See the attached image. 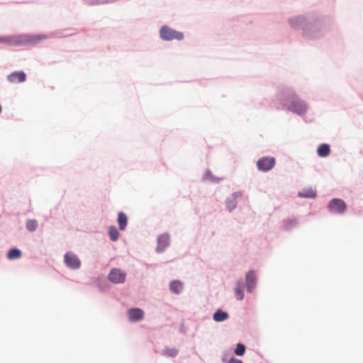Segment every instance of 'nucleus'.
Listing matches in <instances>:
<instances>
[{
    "label": "nucleus",
    "mask_w": 363,
    "mask_h": 363,
    "mask_svg": "<svg viewBox=\"0 0 363 363\" xmlns=\"http://www.w3.org/2000/svg\"><path fill=\"white\" fill-rule=\"evenodd\" d=\"M48 37L45 35H8L0 37V43L10 46L35 45Z\"/></svg>",
    "instance_id": "1"
},
{
    "label": "nucleus",
    "mask_w": 363,
    "mask_h": 363,
    "mask_svg": "<svg viewBox=\"0 0 363 363\" xmlns=\"http://www.w3.org/2000/svg\"><path fill=\"white\" fill-rule=\"evenodd\" d=\"M160 35L162 40L166 41L182 40L184 38V34L182 32L174 30L167 26H163L161 28Z\"/></svg>",
    "instance_id": "2"
},
{
    "label": "nucleus",
    "mask_w": 363,
    "mask_h": 363,
    "mask_svg": "<svg viewBox=\"0 0 363 363\" xmlns=\"http://www.w3.org/2000/svg\"><path fill=\"white\" fill-rule=\"evenodd\" d=\"M289 111L301 114L306 111V105L304 102L301 101L296 96H293L290 100L289 104L287 106Z\"/></svg>",
    "instance_id": "3"
},
{
    "label": "nucleus",
    "mask_w": 363,
    "mask_h": 363,
    "mask_svg": "<svg viewBox=\"0 0 363 363\" xmlns=\"http://www.w3.org/2000/svg\"><path fill=\"white\" fill-rule=\"evenodd\" d=\"M275 164V159L272 157H264L257 162V167L259 170L267 172L272 169Z\"/></svg>",
    "instance_id": "4"
},
{
    "label": "nucleus",
    "mask_w": 363,
    "mask_h": 363,
    "mask_svg": "<svg viewBox=\"0 0 363 363\" xmlns=\"http://www.w3.org/2000/svg\"><path fill=\"white\" fill-rule=\"evenodd\" d=\"M328 208L333 213H342L347 208L344 201L339 199H333L328 203Z\"/></svg>",
    "instance_id": "5"
},
{
    "label": "nucleus",
    "mask_w": 363,
    "mask_h": 363,
    "mask_svg": "<svg viewBox=\"0 0 363 363\" xmlns=\"http://www.w3.org/2000/svg\"><path fill=\"white\" fill-rule=\"evenodd\" d=\"M126 274L118 269H113L109 274V280L114 284L123 283L125 280Z\"/></svg>",
    "instance_id": "6"
},
{
    "label": "nucleus",
    "mask_w": 363,
    "mask_h": 363,
    "mask_svg": "<svg viewBox=\"0 0 363 363\" xmlns=\"http://www.w3.org/2000/svg\"><path fill=\"white\" fill-rule=\"evenodd\" d=\"M65 262L67 267L72 269H77L80 267V260L72 252H67L65 255Z\"/></svg>",
    "instance_id": "7"
},
{
    "label": "nucleus",
    "mask_w": 363,
    "mask_h": 363,
    "mask_svg": "<svg viewBox=\"0 0 363 363\" xmlns=\"http://www.w3.org/2000/svg\"><path fill=\"white\" fill-rule=\"evenodd\" d=\"M128 317L130 321H138L143 318V311L140 308H131L128 311Z\"/></svg>",
    "instance_id": "8"
},
{
    "label": "nucleus",
    "mask_w": 363,
    "mask_h": 363,
    "mask_svg": "<svg viewBox=\"0 0 363 363\" xmlns=\"http://www.w3.org/2000/svg\"><path fill=\"white\" fill-rule=\"evenodd\" d=\"M256 284V275L254 271H250L246 274V286L247 291L251 292Z\"/></svg>",
    "instance_id": "9"
},
{
    "label": "nucleus",
    "mask_w": 363,
    "mask_h": 363,
    "mask_svg": "<svg viewBox=\"0 0 363 363\" xmlns=\"http://www.w3.org/2000/svg\"><path fill=\"white\" fill-rule=\"evenodd\" d=\"M9 80L13 83L24 82L26 74L23 72H14L8 77Z\"/></svg>",
    "instance_id": "10"
},
{
    "label": "nucleus",
    "mask_w": 363,
    "mask_h": 363,
    "mask_svg": "<svg viewBox=\"0 0 363 363\" xmlns=\"http://www.w3.org/2000/svg\"><path fill=\"white\" fill-rule=\"evenodd\" d=\"M318 155L321 157H325L329 155L330 152V146L328 144H321L317 150Z\"/></svg>",
    "instance_id": "11"
},
{
    "label": "nucleus",
    "mask_w": 363,
    "mask_h": 363,
    "mask_svg": "<svg viewBox=\"0 0 363 363\" xmlns=\"http://www.w3.org/2000/svg\"><path fill=\"white\" fill-rule=\"evenodd\" d=\"M170 291L174 294H179L183 290V284L179 281H173L169 284Z\"/></svg>",
    "instance_id": "12"
},
{
    "label": "nucleus",
    "mask_w": 363,
    "mask_h": 363,
    "mask_svg": "<svg viewBox=\"0 0 363 363\" xmlns=\"http://www.w3.org/2000/svg\"><path fill=\"white\" fill-rule=\"evenodd\" d=\"M118 223L120 230H125L128 223V218L123 212H119L118 214Z\"/></svg>",
    "instance_id": "13"
},
{
    "label": "nucleus",
    "mask_w": 363,
    "mask_h": 363,
    "mask_svg": "<svg viewBox=\"0 0 363 363\" xmlns=\"http://www.w3.org/2000/svg\"><path fill=\"white\" fill-rule=\"evenodd\" d=\"M169 238L167 235H162L158 238V249L162 250L169 245Z\"/></svg>",
    "instance_id": "14"
},
{
    "label": "nucleus",
    "mask_w": 363,
    "mask_h": 363,
    "mask_svg": "<svg viewBox=\"0 0 363 363\" xmlns=\"http://www.w3.org/2000/svg\"><path fill=\"white\" fill-rule=\"evenodd\" d=\"M228 318V314L221 310H218L213 314V320L216 322H221L226 320Z\"/></svg>",
    "instance_id": "15"
},
{
    "label": "nucleus",
    "mask_w": 363,
    "mask_h": 363,
    "mask_svg": "<svg viewBox=\"0 0 363 363\" xmlns=\"http://www.w3.org/2000/svg\"><path fill=\"white\" fill-rule=\"evenodd\" d=\"M21 256V252L18 249H16V248L11 249L7 255V257L9 259H18V258H20Z\"/></svg>",
    "instance_id": "16"
},
{
    "label": "nucleus",
    "mask_w": 363,
    "mask_h": 363,
    "mask_svg": "<svg viewBox=\"0 0 363 363\" xmlns=\"http://www.w3.org/2000/svg\"><path fill=\"white\" fill-rule=\"evenodd\" d=\"M108 234L111 240L113 241L117 240L120 235L118 230L115 226L109 227Z\"/></svg>",
    "instance_id": "17"
},
{
    "label": "nucleus",
    "mask_w": 363,
    "mask_h": 363,
    "mask_svg": "<svg viewBox=\"0 0 363 363\" xmlns=\"http://www.w3.org/2000/svg\"><path fill=\"white\" fill-rule=\"evenodd\" d=\"M26 225L28 230L33 232L36 230L38 227V222L35 220H27Z\"/></svg>",
    "instance_id": "18"
},
{
    "label": "nucleus",
    "mask_w": 363,
    "mask_h": 363,
    "mask_svg": "<svg viewBox=\"0 0 363 363\" xmlns=\"http://www.w3.org/2000/svg\"><path fill=\"white\" fill-rule=\"evenodd\" d=\"M235 297L238 300H242L244 298V292L240 284H238L237 287L235 289Z\"/></svg>",
    "instance_id": "19"
},
{
    "label": "nucleus",
    "mask_w": 363,
    "mask_h": 363,
    "mask_svg": "<svg viewBox=\"0 0 363 363\" xmlns=\"http://www.w3.org/2000/svg\"><path fill=\"white\" fill-rule=\"evenodd\" d=\"M235 354L238 356H242L245 352V347L241 343H238L234 351Z\"/></svg>",
    "instance_id": "20"
},
{
    "label": "nucleus",
    "mask_w": 363,
    "mask_h": 363,
    "mask_svg": "<svg viewBox=\"0 0 363 363\" xmlns=\"http://www.w3.org/2000/svg\"><path fill=\"white\" fill-rule=\"evenodd\" d=\"M299 196L301 197L315 198L316 194L315 191L313 190H309L307 193L300 192Z\"/></svg>",
    "instance_id": "21"
},
{
    "label": "nucleus",
    "mask_w": 363,
    "mask_h": 363,
    "mask_svg": "<svg viewBox=\"0 0 363 363\" xmlns=\"http://www.w3.org/2000/svg\"><path fill=\"white\" fill-rule=\"evenodd\" d=\"M164 352L165 354L174 357L177 354L178 351L174 348H167Z\"/></svg>",
    "instance_id": "22"
},
{
    "label": "nucleus",
    "mask_w": 363,
    "mask_h": 363,
    "mask_svg": "<svg viewBox=\"0 0 363 363\" xmlns=\"http://www.w3.org/2000/svg\"><path fill=\"white\" fill-rule=\"evenodd\" d=\"M296 225V221L295 220H289L285 221L284 228L286 230H291Z\"/></svg>",
    "instance_id": "23"
},
{
    "label": "nucleus",
    "mask_w": 363,
    "mask_h": 363,
    "mask_svg": "<svg viewBox=\"0 0 363 363\" xmlns=\"http://www.w3.org/2000/svg\"><path fill=\"white\" fill-rule=\"evenodd\" d=\"M227 206L230 211H232L233 209H234L235 208L236 203H235V201L233 200L228 201Z\"/></svg>",
    "instance_id": "24"
},
{
    "label": "nucleus",
    "mask_w": 363,
    "mask_h": 363,
    "mask_svg": "<svg viewBox=\"0 0 363 363\" xmlns=\"http://www.w3.org/2000/svg\"><path fill=\"white\" fill-rule=\"evenodd\" d=\"M228 363H242V362L240 359H235V358H231L229 361H228Z\"/></svg>",
    "instance_id": "25"
},
{
    "label": "nucleus",
    "mask_w": 363,
    "mask_h": 363,
    "mask_svg": "<svg viewBox=\"0 0 363 363\" xmlns=\"http://www.w3.org/2000/svg\"><path fill=\"white\" fill-rule=\"evenodd\" d=\"M296 18H294V19H291L290 23L292 26H295V21H296Z\"/></svg>",
    "instance_id": "26"
}]
</instances>
